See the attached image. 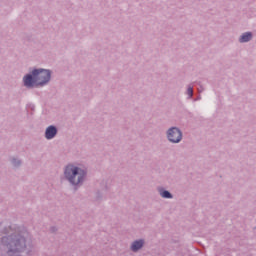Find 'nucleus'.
<instances>
[{"mask_svg":"<svg viewBox=\"0 0 256 256\" xmlns=\"http://www.w3.org/2000/svg\"><path fill=\"white\" fill-rule=\"evenodd\" d=\"M32 75H26L23 79L25 87H36L46 85L51 81V72L49 70L40 69L32 71Z\"/></svg>","mask_w":256,"mask_h":256,"instance_id":"nucleus-1","label":"nucleus"},{"mask_svg":"<svg viewBox=\"0 0 256 256\" xmlns=\"http://www.w3.org/2000/svg\"><path fill=\"white\" fill-rule=\"evenodd\" d=\"M2 245L8 247V253L12 256H21L19 253L25 251V238L14 235V236H4L2 237Z\"/></svg>","mask_w":256,"mask_h":256,"instance_id":"nucleus-2","label":"nucleus"},{"mask_svg":"<svg viewBox=\"0 0 256 256\" xmlns=\"http://www.w3.org/2000/svg\"><path fill=\"white\" fill-rule=\"evenodd\" d=\"M85 170L75 166L68 165L65 170V177L72 185H79L85 179Z\"/></svg>","mask_w":256,"mask_h":256,"instance_id":"nucleus-3","label":"nucleus"},{"mask_svg":"<svg viewBox=\"0 0 256 256\" xmlns=\"http://www.w3.org/2000/svg\"><path fill=\"white\" fill-rule=\"evenodd\" d=\"M183 138V135L181 134V130L177 128H171L168 131V139L171 141V143H179L181 139Z\"/></svg>","mask_w":256,"mask_h":256,"instance_id":"nucleus-4","label":"nucleus"},{"mask_svg":"<svg viewBox=\"0 0 256 256\" xmlns=\"http://www.w3.org/2000/svg\"><path fill=\"white\" fill-rule=\"evenodd\" d=\"M45 135H46V139H53V137L57 135V128H55L54 126H49L46 129Z\"/></svg>","mask_w":256,"mask_h":256,"instance_id":"nucleus-5","label":"nucleus"},{"mask_svg":"<svg viewBox=\"0 0 256 256\" xmlns=\"http://www.w3.org/2000/svg\"><path fill=\"white\" fill-rule=\"evenodd\" d=\"M144 243L145 242L143 240L134 241L131 245L132 251H139V249H141V247H143Z\"/></svg>","mask_w":256,"mask_h":256,"instance_id":"nucleus-6","label":"nucleus"},{"mask_svg":"<svg viewBox=\"0 0 256 256\" xmlns=\"http://www.w3.org/2000/svg\"><path fill=\"white\" fill-rule=\"evenodd\" d=\"M253 34L251 32H246L240 37V43H247V41H251Z\"/></svg>","mask_w":256,"mask_h":256,"instance_id":"nucleus-7","label":"nucleus"},{"mask_svg":"<svg viewBox=\"0 0 256 256\" xmlns=\"http://www.w3.org/2000/svg\"><path fill=\"white\" fill-rule=\"evenodd\" d=\"M161 197H163L164 199H171V193L169 191H163L161 192Z\"/></svg>","mask_w":256,"mask_h":256,"instance_id":"nucleus-8","label":"nucleus"},{"mask_svg":"<svg viewBox=\"0 0 256 256\" xmlns=\"http://www.w3.org/2000/svg\"><path fill=\"white\" fill-rule=\"evenodd\" d=\"M187 93H188L189 97H193V88L189 87L187 90Z\"/></svg>","mask_w":256,"mask_h":256,"instance_id":"nucleus-9","label":"nucleus"}]
</instances>
